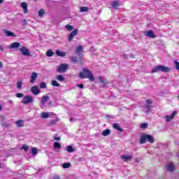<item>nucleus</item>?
<instances>
[{"label":"nucleus","instance_id":"f257e3e1","mask_svg":"<svg viewBox=\"0 0 179 179\" xmlns=\"http://www.w3.org/2000/svg\"><path fill=\"white\" fill-rule=\"evenodd\" d=\"M79 78H80V79H86V78H87L90 79V82H93L94 80L93 74H92V72L87 69H83V72L79 74Z\"/></svg>","mask_w":179,"mask_h":179},{"label":"nucleus","instance_id":"f03ea898","mask_svg":"<svg viewBox=\"0 0 179 179\" xmlns=\"http://www.w3.org/2000/svg\"><path fill=\"white\" fill-rule=\"evenodd\" d=\"M146 142H150V143H153L155 142V138L150 134H143L140 138V143L143 144Z\"/></svg>","mask_w":179,"mask_h":179},{"label":"nucleus","instance_id":"7ed1b4c3","mask_svg":"<svg viewBox=\"0 0 179 179\" xmlns=\"http://www.w3.org/2000/svg\"><path fill=\"white\" fill-rule=\"evenodd\" d=\"M170 72V68L165 66H162L159 65L155 67H154L152 70V73H156V72Z\"/></svg>","mask_w":179,"mask_h":179},{"label":"nucleus","instance_id":"20e7f679","mask_svg":"<svg viewBox=\"0 0 179 179\" xmlns=\"http://www.w3.org/2000/svg\"><path fill=\"white\" fill-rule=\"evenodd\" d=\"M146 105H145L144 108V113H145L146 114H149V113H150V110L152 108V103H153V101H152L151 99H147L145 101Z\"/></svg>","mask_w":179,"mask_h":179},{"label":"nucleus","instance_id":"39448f33","mask_svg":"<svg viewBox=\"0 0 179 179\" xmlns=\"http://www.w3.org/2000/svg\"><path fill=\"white\" fill-rule=\"evenodd\" d=\"M19 51L21 52L22 55H24V57H31L30 50L26 48V46H22L21 48L19 49Z\"/></svg>","mask_w":179,"mask_h":179},{"label":"nucleus","instance_id":"423d86ee","mask_svg":"<svg viewBox=\"0 0 179 179\" xmlns=\"http://www.w3.org/2000/svg\"><path fill=\"white\" fill-rule=\"evenodd\" d=\"M34 99L33 96L30 95H26L24 96V99L22 100V104H30L31 103H34Z\"/></svg>","mask_w":179,"mask_h":179},{"label":"nucleus","instance_id":"0eeeda50","mask_svg":"<svg viewBox=\"0 0 179 179\" xmlns=\"http://www.w3.org/2000/svg\"><path fill=\"white\" fill-rule=\"evenodd\" d=\"M69 67V64H62L59 65V66L57 68V72L58 73H64L66 72V70Z\"/></svg>","mask_w":179,"mask_h":179},{"label":"nucleus","instance_id":"6e6552de","mask_svg":"<svg viewBox=\"0 0 179 179\" xmlns=\"http://www.w3.org/2000/svg\"><path fill=\"white\" fill-rule=\"evenodd\" d=\"M41 118H54L55 117V113L51 112H43L41 114Z\"/></svg>","mask_w":179,"mask_h":179},{"label":"nucleus","instance_id":"1a4fd4ad","mask_svg":"<svg viewBox=\"0 0 179 179\" xmlns=\"http://www.w3.org/2000/svg\"><path fill=\"white\" fill-rule=\"evenodd\" d=\"M177 115V110L173 111L172 114L171 115H166L165 119L166 122H170L171 120H174V117Z\"/></svg>","mask_w":179,"mask_h":179},{"label":"nucleus","instance_id":"9d476101","mask_svg":"<svg viewBox=\"0 0 179 179\" xmlns=\"http://www.w3.org/2000/svg\"><path fill=\"white\" fill-rule=\"evenodd\" d=\"M98 79L101 83V85H100L101 87H107V85H108V82H107L106 80H104V77L99 76Z\"/></svg>","mask_w":179,"mask_h":179},{"label":"nucleus","instance_id":"9b49d317","mask_svg":"<svg viewBox=\"0 0 179 179\" xmlns=\"http://www.w3.org/2000/svg\"><path fill=\"white\" fill-rule=\"evenodd\" d=\"M78 29H76L74 31H71L69 35V41L71 42L73 40V37H75V36H78Z\"/></svg>","mask_w":179,"mask_h":179},{"label":"nucleus","instance_id":"f8f14e48","mask_svg":"<svg viewBox=\"0 0 179 179\" xmlns=\"http://www.w3.org/2000/svg\"><path fill=\"white\" fill-rule=\"evenodd\" d=\"M31 92L34 94V96H37V94H40V90H38V87L34 85L31 88Z\"/></svg>","mask_w":179,"mask_h":179},{"label":"nucleus","instance_id":"ddd939ff","mask_svg":"<svg viewBox=\"0 0 179 179\" xmlns=\"http://www.w3.org/2000/svg\"><path fill=\"white\" fill-rule=\"evenodd\" d=\"M3 33L7 36V37H16V35L9 30L3 29Z\"/></svg>","mask_w":179,"mask_h":179},{"label":"nucleus","instance_id":"4468645a","mask_svg":"<svg viewBox=\"0 0 179 179\" xmlns=\"http://www.w3.org/2000/svg\"><path fill=\"white\" fill-rule=\"evenodd\" d=\"M38 74L37 73L33 72L31 75L30 83H34L37 80Z\"/></svg>","mask_w":179,"mask_h":179},{"label":"nucleus","instance_id":"2eb2a0df","mask_svg":"<svg viewBox=\"0 0 179 179\" xmlns=\"http://www.w3.org/2000/svg\"><path fill=\"white\" fill-rule=\"evenodd\" d=\"M145 36L147 37H150V38H155L156 35H155V32H153L152 30H149L145 33Z\"/></svg>","mask_w":179,"mask_h":179},{"label":"nucleus","instance_id":"dca6fc26","mask_svg":"<svg viewBox=\"0 0 179 179\" xmlns=\"http://www.w3.org/2000/svg\"><path fill=\"white\" fill-rule=\"evenodd\" d=\"M20 47V43L18 42H13L10 44V45L8 47L9 48H14V49H17Z\"/></svg>","mask_w":179,"mask_h":179},{"label":"nucleus","instance_id":"f3484780","mask_svg":"<svg viewBox=\"0 0 179 179\" xmlns=\"http://www.w3.org/2000/svg\"><path fill=\"white\" fill-rule=\"evenodd\" d=\"M15 124L18 128H22L24 127V120H17L15 122Z\"/></svg>","mask_w":179,"mask_h":179},{"label":"nucleus","instance_id":"a211bd4d","mask_svg":"<svg viewBox=\"0 0 179 179\" xmlns=\"http://www.w3.org/2000/svg\"><path fill=\"white\" fill-rule=\"evenodd\" d=\"M113 127L114 129H116L117 131H119L120 132H122L124 131L122 129V128H121V127H120V124H118V123H114L113 124Z\"/></svg>","mask_w":179,"mask_h":179},{"label":"nucleus","instance_id":"6ab92c4d","mask_svg":"<svg viewBox=\"0 0 179 179\" xmlns=\"http://www.w3.org/2000/svg\"><path fill=\"white\" fill-rule=\"evenodd\" d=\"M121 159L124 160V162H129V160H131L132 159L131 155H122Z\"/></svg>","mask_w":179,"mask_h":179},{"label":"nucleus","instance_id":"aec40b11","mask_svg":"<svg viewBox=\"0 0 179 179\" xmlns=\"http://www.w3.org/2000/svg\"><path fill=\"white\" fill-rule=\"evenodd\" d=\"M82 51H83V46H82V45H78L76 48V54H77L78 55H79L80 54V52H82Z\"/></svg>","mask_w":179,"mask_h":179},{"label":"nucleus","instance_id":"412c9836","mask_svg":"<svg viewBox=\"0 0 179 179\" xmlns=\"http://www.w3.org/2000/svg\"><path fill=\"white\" fill-rule=\"evenodd\" d=\"M49 100H50V96H48V95H45L42 97L41 103L44 106V104H45V103H47V101Z\"/></svg>","mask_w":179,"mask_h":179},{"label":"nucleus","instance_id":"4be33fe9","mask_svg":"<svg viewBox=\"0 0 179 179\" xmlns=\"http://www.w3.org/2000/svg\"><path fill=\"white\" fill-rule=\"evenodd\" d=\"M56 55H57L58 57H65V55H66V53L65 52L57 50L56 51Z\"/></svg>","mask_w":179,"mask_h":179},{"label":"nucleus","instance_id":"5701e85b","mask_svg":"<svg viewBox=\"0 0 179 179\" xmlns=\"http://www.w3.org/2000/svg\"><path fill=\"white\" fill-rule=\"evenodd\" d=\"M168 171L172 172L174 170V163H170L167 165Z\"/></svg>","mask_w":179,"mask_h":179},{"label":"nucleus","instance_id":"b1692460","mask_svg":"<svg viewBox=\"0 0 179 179\" xmlns=\"http://www.w3.org/2000/svg\"><path fill=\"white\" fill-rule=\"evenodd\" d=\"M21 8L24 9V13H27V3L26 2H22L21 3Z\"/></svg>","mask_w":179,"mask_h":179},{"label":"nucleus","instance_id":"393cba45","mask_svg":"<svg viewBox=\"0 0 179 179\" xmlns=\"http://www.w3.org/2000/svg\"><path fill=\"white\" fill-rule=\"evenodd\" d=\"M110 134H111V131L108 129H106L103 131L101 135L103 136H107L110 135Z\"/></svg>","mask_w":179,"mask_h":179},{"label":"nucleus","instance_id":"a878e982","mask_svg":"<svg viewBox=\"0 0 179 179\" xmlns=\"http://www.w3.org/2000/svg\"><path fill=\"white\" fill-rule=\"evenodd\" d=\"M66 150L69 152V153H72L73 152H75V149H73V147H72L71 145H68L66 148Z\"/></svg>","mask_w":179,"mask_h":179},{"label":"nucleus","instance_id":"bb28decb","mask_svg":"<svg viewBox=\"0 0 179 179\" xmlns=\"http://www.w3.org/2000/svg\"><path fill=\"white\" fill-rule=\"evenodd\" d=\"M57 80H59V82H64L65 80V77L62 75H58L56 76Z\"/></svg>","mask_w":179,"mask_h":179},{"label":"nucleus","instance_id":"cd10ccee","mask_svg":"<svg viewBox=\"0 0 179 179\" xmlns=\"http://www.w3.org/2000/svg\"><path fill=\"white\" fill-rule=\"evenodd\" d=\"M71 62H72V64H78V59L76 56H73L71 57Z\"/></svg>","mask_w":179,"mask_h":179},{"label":"nucleus","instance_id":"c85d7f7f","mask_svg":"<svg viewBox=\"0 0 179 179\" xmlns=\"http://www.w3.org/2000/svg\"><path fill=\"white\" fill-rule=\"evenodd\" d=\"M51 85L52 86H55V87H59V86H61V85H59V83H58V82H57V80H55L51 82Z\"/></svg>","mask_w":179,"mask_h":179},{"label":"nucleus","instance_id":"c756f323","mask_svg":"<svg viewBox=\"0 0 179 179\" xmlns=\"http://www.w3.org/2000/svg\"><path fill=\"white\" fill-rule=\"evenodd\" d=\"M120 5V3L118 2V1H115L113 2L112 3V6L115 8L117 9L118 8Z\"/></svg>","mask_w":179,"mask_h":179},{"label":"nucleus","instance_id":"7c9ffc66","mask_svg":"<svg viewBox=\"0 0 179 179\" xmlns=\"http://www.w3.org/2000/svg\"><path fill=\"white\" fill-rule=\"evenodd\" d=\"M66 30H68L69 31H72L73 30V26L70 25V24H66L65 26Z\"/></svg>","mask_w":179,"mask_h":179},{"label":"nucleus","instance_id":"2f4dec72","mask_svg":"<svg viewBox=\"0 0 179 179\" xmlns=\"http://www.w3.org/2000/svg\"><path fill=\"white\" fill-rule=\"evenodd\" d=\"M80 12H89V7H80Z\"/></svg>","mask_w":179,"mask_h":179},{"label":"nucleus","instance_id":"473e14b6","mask_svg":"<svg viewBox=\"0 0 179 179\" xmlns=\"http://www.w3.org/2000/svg\"><path fill=\"white\" fill-rule=\"evenodd\" d=\"M22 86H23V82L22 80L17 81V88L18 89H22Z\"/></svg>","mask_w":179,"mask_h":179},{"label":"nucleus","instance_id":"72a5a7b5","mask_svg":"<svg viewBox=\"0 0 179 179\" xmlns=\"http://www.w3.org/2000/svg\"><path fill=\"white\" fill-rule=\"evenodd\" d=\"M45 13V11L44 10V9H41L38 11V16H40V17H43Z\"/></svg>","mask_w":179,"mask_h":179},{"label":"nucleus","instance_id":"f704fd0d","mask_svg":"<svg viewBox=\"0 0 179 179\" xmlns=\"http://www.w3.org/2000/svg\"><path fill=\"white\" fill-rule=\"evenodd\" d=\"M62 167L63 169H69L71 167V163H64Z\"/></svg>","mask_w":179,"mask_h":179},{"label":"nucleus","instance_id":"c9c22d12","mask_svg":"<svg viewBox=\"0 0 179 179\" xmlns=\"http://www.w3.org/2000/svg\"><path fill=\"white\" fill-rule=\"evenodd\" d=\"M47 57H52L54 55V53L52 52V50H48L46 52Z\"/></svg>","mask_w":179,"mask_h":179},{"label":"nucleus","instance_id":"e433bc0d","mask_svg":"<svg viewBox=\"0 0 179 179\" xmlns=\"http://www.w3.org/2000/svg\"><path fill=\"white\" fill-rule=\"evenodd\" d=\"M57 122H58V120H51L49 122V125H55V124H57Z\"/></svg>","mask_w":179,"mask_h":179},{"label":"nucleus","instance_id":"4c0bfd02","mask_svg":"<svg viewBox=\"0 0 179 179\" xmlns=\"http://www.w3.org/2000/svg\"><path fill=\"white\" fill-rule=\"evenodd\" d=\"M40 87H41V89H47V83H41Z\"/></svg>","mask_w":179,"mask_h":179},{"label":"nucleus","instance_id":"58836bf2","mask_svg":"<svg viewBox=\"0 0 179 179\" xmlns=\"http://www.w3.org/2000/svg\"><path fill=\"white\" fill-rule=\"evenodd\" d=\"M53 146L57 149H61V144H59L58 142H55Z\"/></svg>","mask_w":179,"mask_h":179},{"label":"nucleus","instance_id":"ea45409f","mask_svg":"<svg viewBox=\"0 0 179 179\" xmlns=\"http://www.w3.org/2000/svg\"><path fill=\"white\" fill-rule=\"evenodd\" d=\"M31 155H33V156H36V155H37V148H33L31 149Z\"/></svg>","mask_w":179,"mask_h":179},{"label":"nucleus","instance_id":"a19ab883","mask_svg":"<svg viewBox=\"0 0 179 179\" xmlns=\"http://www.w3.org/2000/svg\"><path fill=\"white\" fill-rule=\"evenodd\" d=\"M23 96H24V94H23L22 93H17L15 94V96L17 97V99H20V98L23 97Z\"/></svg>","mask_w":179,"mask_h":179},{"label":"nucleus","instance_id":"79ce46f5","mask_svg":"<svg viewBox=\"0 0 179 179\" xmlns=\"http://www.w3.org/2000/svg\"><path fill=\"white\" fill-rule=\"evenodd\" d=\"M148 127V123H143L141 124V128L145 129Z\"/></svg>","mask_w":179,"mask_h":179},{"label":"nucleus","instance_id":"37998d69","mask_svg":"<svg viewBox=\"0 0 179 179\" xmlns=\"http://www.w3.org/2000/svg\"><path fill=\"white\" fill-rule=\"evenodd\" d=\"M2 127H4V128H8V127H10V124H9V123H8V122H4L2 124Z\"/></svg>","mask_w":179,"mask_h":179},{"label":"nucleus","instance_id":"c03bdc74","mask_svg":"<svg viewBox=\"0 0 179 179\" xmlns=\"http://www.w3.org/2000/svg\"><path fill=\"white\" fill-rule=\"evenodd\" d=\"M21 22H22V26H26V24H27V20H24V19L22 20Z\"/></svg>","mask_w":179,"mask_h":179},{"label":"nucleus","instance_id":"a18cd8bd","mask_svg":"<svg viewBox=\"0 0 179 179\" xmlns=\"http://www.w3.org/2000/svg\"><path fill=\"white\" fill-rule=\"evenodd\" d=\"M22 149H23L25 152H27L29 150V146L27 145H22Z\"/></svg>","mask_w":179,"mask_h":179},{"label":"nucleus","instance_id":"49530a36","mask_svg":"<svg viewBox=\"0 0 179 179\" xmlns=\"http://www.w3.org/2000/svg\"><path fill=\"white\" fill-rule=\"evenodd\" d=\"M175 64H176V69H178V71H179V62L177 61H175Z\"/></svg>","mask_w":179,"mask_h":179},{"label":"nucleus","instance_id":"de8ad7c7","mask_svg":"<svg viewBox=\"0 0 179 179\" xmlns=\"http://www.w3.org/2000/svg\"><path fill=\"white\" fill-rule=\"evenodd\" d=\"M76 86L80 89H83V84H77Z\"/></svg>","mask_w":179,"mask_h":179},{"label":"nucleus","instance_id":"09e8293b","mask_svg":"<svg viewBox=\"0 0 179 179\" xmlns=\"http://www.w3.org/2000/svg\"><path fill=\"white\" fill-rule=\"evenodd\" d=\"M4 48H3V47L2 46V45H0V51H1V52H3V51H4Z\"/></svg>","mask_w":179,"mask_h":179},{"label":"nucleus","instance_id":"8fccbe9b","mask_svg":"<svg viewBox=\"0 0 179 179\" xmlns=\"http://www.w3.org/2000/svg\"><path fill=\"white\" fill-rule=\"evenodd\" d=\"M69 121H70V122H73V121H76V120L73 119L72 117H70Z\"/></svg>","mask_w":179,"mask_h":179},{"label":"nucleus","instance_id":"3c124183","mask_svg":"<svg viewBox=\"0 0 179 179\" xmlns=\"http://www.w3.org/2000/svg\"><path fill=\"white\" fill-rule=\"evenodd\" d=\"M55 141H61V138L59 137H54Z\"/></svg>","mask_w":179,"mask_h":179},{"label":"nucleus","instance_id":"603ef678","mask_svg":"<svg viewBox=\"0 0 179 179\" xmlns=\"http://www.w3.org/2000/svg\"><path fill=\"white\" fill-rule=\"evenodd\" d=\"M3 68V64H2V62H0V69Z\"/></svg>","mask_w":179,"mask_h":179},{"label":"nucleus","instance_id":"864d4df0","mask_svg":"<svg viewBox=\"0 0 179 179\" xmlns=\"http://www.w3.org/2000/svg\"><path fill=\"white\" fill-rule=\"evenodd\" d=\"M53 179H60V178H59V176H56L53 177Z\"/></svg>","mask_w":179,"mask_h":179},{"label":"nucleus","instance_id":"5fc2aeb1","mask_svg":"<svg viewBox=\"0 0 179 179\" xmlns=\"http://www.w3.org/2000/svg\"><path fill=\"white\" fill-rule=\"evenodd\" d=\"M8 103H9L10 104H12V103H13V101H12V100H8Z\"/></svg>","mask_w":179,"mask_h":179},{"label":"nucleus","instance_id":"6e6d98bb","mask_svg":"<svg viewBox=\"0 0 179 179\" xmlns=\"http://www.w3.org/2000/svg\"><path fill=\"white\" fill-rule=\"evenodd\" d=\"M124 58H128V55H124Z\"/></svg>","mask_w":179,"mask_h":179},{"label":"nucleus","instance_id":"4d7b16f0","mask_svg":"<svg viewBox=\"0 0 179 179\" xmlns=\"http://www.w3.org/2000/svg\"><path fill=\"white\" fill-rule=\"evenodd\" d=\"M3 0H0V3H3Z\"/></svg>","mask_w":179,"mask_h":179},{"label":"nucleus","instance_id":"13d9d810","mask_svg":"<svg viewBox=\"0 0 179 179\" xmlns=\"http://www.w3.org/2000/svg\"><path fill=\"white\" fill-rule=\"evenodd\" d=\"M131 58H134V55H131Z\"/></svg>","mask_w":179,"mask_h":179},{"label":"nucleus","instance_id":"bf43d9fd","mask_svg":"<svg viewBox=\"0 0 179 179\" xmlns=\"http://www.w3.org/2000/svg\"><path fill=\"white\" fill-rule=\"evenodd\" d=\"M0 110H2V106L0 105Z\"/></svg>","mask_w":179,"mask_h":179},{"label":"nucleus","instance_id":"052dcab7","mask_svg":"<svg viewBox=\"0 0 179 179\" xmlns=\"http://www.w3.org/2000/svg\"><path fill=\"white\" fill-rule=\"evenodd\" d=\"M80 61H82V57H80Z\"/></svg>","mask_w":179,"mask_h":179},{"label":"nucleus","instance_id":"680f3d73","mask_svg":"<svg viewBox=\"0 0 179 179\" xmlns=\"http://www.w3.org/2000/svg\"><path fill=\"white\" fill-rule=\"evenodd\" d=\"M35 2H37V0H34Z\"/></svg>","mask_w":179,"mask_h":179},{"label":"nucleus","instance_id":"e2e57ef3","mask_svg":"<svg viewBox=\"0 0 179 179\" xmlns=\"http://www.w3.org/2000/svg\"><path fill=\"white\" fill-rule=\"evenodd\" d=\"M0 169H1V166H0Z\"/></svg>","mask_w":179,"mask_h":179}]
</instances>
